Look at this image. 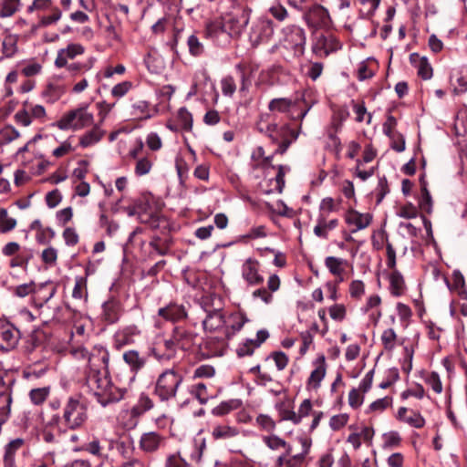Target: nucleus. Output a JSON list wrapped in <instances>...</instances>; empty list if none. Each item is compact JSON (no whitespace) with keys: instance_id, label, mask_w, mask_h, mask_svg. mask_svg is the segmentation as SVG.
<instances>
[{"instance_id":"nucleus-1","label":"nucleus","mask_w":467,"mask_h":467,"mask_svg":"<svg viewBox=\"0 0 467 467\" xmlns=\"http://www.w3.org/2000/svg\"><path fill=\"white\" fill-rule=\"evenodd\" d=\"M202 307L206 316L202 320V327L205 331L213 332L223 328L226 319L223 312V304L221 297L211 295L202 298Z\"/></svg>"},{"instance_id":"nucleus-2","label":"nucleus","mask_w":467,"mask_h":467,"mask_svg":"<svg viewBox=\"0 0 467 467\" xmlns=\"http://www.w3.org/2000/svg\"><path fill=\"white\" fill-rule=\"evenodd\" d=\"M250 9L238 2H231L229 11L222 15L225 33L230 37H237L249 22Z\"/></svg>"},{"instance_id":"nucleus-3","label":"nucleus","mask_w":467,"mask_h":467,"mask_svg":"<svg viewBox=\"0 0 467 467\" xmlns=\"http://www.w3.org/2000/svg\"><path fill=\"white\" fill-rule=\"evenodd\" d=\"M88 420L87 406L76 397H69L62 409L61 422L67 429H80Z\"/></svg>"},{"instance_id":"nucleus-4","label":"nucleus","mask_w":467,"mask_h":467,"mask_svg":"<svg viewBox=\"0 0 467 467\" xmlns=\"http://www.w3.org/2000/svg\"><path fill=\"white\" fill-rule=\"evenodd\" d=\"M182 379V376L174 369H166L156 379L154 394L161 401L174 399Z\"/></svg>"},{"instance_id":"nucleus-5","label":"nucleus","mask_w":467,"mask_h":467,"mask_svg":"<svg viewBox=\"0 0 467 467\" xmlns=\"http://www.w3.org/2000/svg\"><path fill=\"white\" fill-rule=\"evenodd\" d=\"M93 121V114L88 111V106H83L65 113L56 126L61 130H78L92 125Z\"/></svg>"},{"instance_id":"nucleus-6","label":"nucleus","mask_w":467,"mask_h":467,"mask_svg":"<svg viewBox=\"0 0 467 467\" xmlns=\"http://www.w3.org/2000/svg\"><path fill=\"white\" fill-rule=\"evenodd\" d=\"M283 36L280 39L281 45L294 52L295 56L304 54L306 46V35L303 28L296 26H289L283 29Z\"/></svg>"},{"instance_id":"nucleus-7","label":"nucleus","mask_w":467,"mask_h":467,"mask_svg":"<svg viewBox=\"0 0 467 467\" xmlns=\"http://www.w3.org/2000/svg\"><path fill=\"white\" fill-rule=\"evenodd\" d=\"M152 408V400L147 394L141 393L137 403L130 410H122L119 418L124 420L128 417L123 424L126 428L131 429L138 424L139 418Z\"/></svg>"},{"instance_id":"nucleus-8","label":"nucleus","mask_w":467,"mask_h":467,"mask_svg":"<svg viewBox=\"0 0 467 467\" xmlns=\"http://www.w3.org/2000/svg\"><path fill=\"white\" fill-rule=\"evenodd\" d=\"M79 353L81 357L88 359L89 371H108L109 354L103 346H94L90 351L83 348L79 350Z\"/></svg>"},{"instance_id":"nucleus-9","label":"nucleus","mask_w":467,"mask_h":467,"mask_svg":"<svg viewBox=\"0 0 467 467\" xmlns=\"http://www.w3.org/2000/svg\"><path fill=\"white\" fill-rule=\"evenodd\" d=\"M20 331L6 320H0V349L10 351L19 341Z\"/></svg>"},{"instance_id":"nucleus-10","label":"nucleus","mask_w":467,"mask_h":467,"mask_svg":"<svg viewBox=\"0 0 467 467\" xmlns=\"http://www.w3.org/2000/svg\"><path fill=\"white\" fill-rule=\"evenodd\" d=\"M105 371H89L87 376V384L90 390L93 392L94 396L97 399V401L99 403L101 399L104 398V394L107 389L109 388L110 381L107 378Z\"/></svg>"},{"instance_id":"nucleus-11","label":"nucleus","mask_w":467,"mask_h":467,"mask_svg":"<svg viewBox=\"0 0 467 467\" xmlns=\"http://www.w3.org/2000/svg\"><path fill=\"white\" fill-rule=\"evenodd\" d=\"M273 34L274 26L272 21L260 19L252 26L249 40L253 47H257L261 43L269 41Z\"/></svg>"},{"instance_id":"nucleus-12","label":"nucleus","mask_w":467,"mask_h":467,"mask_svg":"<svg viewBox=\"0 0 467 467\" xmlns=\"http://www.w3.org/2000/svg\"><path fill=\"white\" fill-rule=\"evenodd\" d=\"M176 353L173 343L168 338L154 343L149 355L152 356L158 362L166 364L176 357Z\"/></svg>"},{"instance_id":"nucleus-13","label":"nucleus","mask_w":467,"mask_h":467,"mask_svg":"<svg viewBox=\"0 0 467 467\" xmlns=\"http://www.w3.org/2000/svg\"><path fill=\"white\" fill-rule=\"evenodd\" d=\"M196 337L197 335L193 332L182 327H176L172 330L170 340L173 343L175 348L189 350L194 346Z\"/></svg>"},{"instance_id":"nucleus-14","label":"nucleus","mask_w":467,"mask_h":467,"mask_svg":"<svg viewBox=\"0 0 467 467\" xmlns=\"http://www.w3.org/2000/svg\"><path fill=\"white\" fill-rule=\"evenodd\" d=\"M305 16L311 27H327L331 22L327 10L317 4L310 7Z\"/></svg>"},{"instance_id":"nucleus-15","label":"nucleus","mask_w":467,"mask_h":467,"mask_svg":"<svg viewBox=\"0 0 467 467\" xmlns=\"http://www.w3.org/2000/svg\"><path fill=\"white\" fill-rule=\"evenodd\" d=\"M298 99L288 98L273 99L268 104V109L272 112L285 113L291 119H296L295 112L299 109Z\"/></svg>"},{"instance_id":"nucleus-16","label":"nucleus","mask_w":467,"mask_h":467,"mask_svg":"<svg viewBox=\"0 0 467 467\" xmlns=\"http://www.w3.org/2000/svg\"><path fill=\"white\" fill-rule=\"evenodd\" d=\"M26 447V440L15 438L10 440L4 446L3 465L4 467H17L16 463V453Z\"/></svg>"},{"instance_id":"nucleus-17","label":"nucleus","mask_w":467,"mask_h":467,"mask_svg":"<svg viewBox=\"0 0 467 467\" xmlns=\"http://www.w3.org/2000/svg\"><path fill=\"white\" fill-rule=\"evenodd\" d=\"M211 435L214 441L230 442L239 438L240 429L228 424H217L213 427Z\"/></svg>"},{"instance_id":"nucleus-18","label":"nucleus","mask_w":467,"mask_h":467,"mask_svg":"<svg viewBox=\"0 0 467 467\" xmlns=\"http://www.w3.org/2000/svg\"><path fill=\"white\" fill-rule=\"evenodd\" d=\"M257 129L260 132L266 134L275 142H277L280 140V137L285 134H290L293 136L294 140H296L298 137V132L290 129L288 125L278 127V125L275 123H270L267 124L265 128L261 125V123H258Z\"/></svg>"},{"instance_id":"nucleus-19","label":"nucleus","mask_w":467,"mask_h":467,"mask_svg":"<svg viewBox=\"0 0 467 467\" xmlns=\"http://www.w3.org/2000/svg\"><path fill=\"white\" fill-rule=\"evenodd\" d=\"M242 276L251 285H260L264 282V277L259 274V264L252 258L244 263Z\"/></svg>"},{"instance_id":"nucleus-20","label":"nucleus","mask_w":467,"mask_h":467,"mask_svg":"<svg viewBox=\"0 0 467 467\" xmlns=\"http://www.w3.org/2000/svg\"><path fill=\"white\" fill-rule=\"evenodd\" d=\"M158 315L165 320L179 322L185 319L188 316L187 309L183 305L171 303L158 311Z\"/></svg>"},{"instance_id":"nucleus-21","label":"nucleus","mask_w":467,"mask_h":467,"mask_svg":"<svg viewBox=\"0 0 467 467\" xmlns=\"http://www.w3.org/2000/svg\"><path fill=\"white\" fill-rule=\"evenodd\" d=\"M346 223L355 228L351 231L356 233L367 228L372 222V215L368 213H361L356 210H349L345 216Z\"/></svg>"},{"instance_id":"nucleus-22","label":"nucleus","mask_w":467,"mask_h":467,"mask_svg":"<svg viewBox=\"0 0 467 467\" xmlns=\"http://www.w3.org/2000/svg\"><path fill=\"white\" fill-rule=\"evenodd\" d=\"M164 443V437L156 431L145 432L140 440V448L144 452H154Z\"/></svg>"},{"instance_id":"nucleus-23","label":"nucleus","mask_w":467,"mask_h":467,"mask_svg":"<svg viewBox=\"0 0 467 467\" xmlns=\"http://www.w3.org/2000/svg\"><path fill=\"white\" fill-rule=\"evenodd\" d=\"M124 362L133 373H138L147 364V355L135 349H130L122 355Z\"/></svg>"},{"instance_id":"nucleus-24","label":"nucleus","mask_w":467,"mask_h":467,"mask_svg":"<svg viewBox=\"0 0 467 467\" xmlns=\"http://www.w3.org/2000/svg\"><path fill=\"white\" fill-rule=\"evenodd\" d=\"M103 442H107V441H101L97 437H93L91 441L84 444L83 451H87L88 453L93 456L98 457L99 459L108 458V451H109L112 448L113 441H108V449H106Z\"/></svg>"},{"instance_id":"nucleus-25","label":"nucleus","mask_w":467,"mask_h":467,"mask_svg":"<svg viewBox=\"0 0 467 467\" xmlns=\"http://www.w3.org/2000/svg\"><path fill=\"white\" fill-rule=\"evenodd\" d=\"M139 334L140 331L136 326L126 327L115 333L114 346L116 348L119 349L124 346L133 344L135 341V337H137Z\"/></svg>"},{"instance_id":"nucleus-26","label":"nucleus","mask_w":467,"mask_h":467,"mask_svg":"<svg viewBox=\"0 0 467 467\" xmlns=\"http://www.w3.org/2000/svg\"><path fill=\"white\" fill-rule=\"evenodd\" d=\"M135 209L139 211L138 216L140 222L149 223L152 228H158L159 223V216L155 213H151L148 212V202L139 199L135 202L134 205Z\"/></svg>"},{"instance_id":"nucleus-27","label":"nucleus","mask_w":467,"mask_h":467,"mask_svg":"<svg viewBox=\"0 0 467 467\" xmlns=\"http://www.w3.org/2000/svg\"><path fill=\"white\" fill-rule=\"evenodd\" d=\"M315 369L311 372L308 380L307 386L312 389H318L320 387V383L326 376V359L324 356L319 357L315 362Z\"/></svg>"},{"instance_id":"nucleus-28","label":"nucleus","mask_w":467,"mask_h":467,"mask_svg":"<svg viewBox=\"0 0 467 467\" xmlns=\"http://www.w3.org/2000/svg\"><path fill=\"white\" fill-rule=\"evenodd\" d=\"M84 52V47L79 44H70L66 48H62L58 51L55 65L57 67H63L67 66V59H73L76 56L80 55Z\"/></svg>"},{"instance_id":"nucleus-29","label":"nucleus","mask_w":467,"mask_h":467,"mask_svg":"<svg viewBox=\"0 0 467 467\" xmlns=\"http://www.w3.org/2000/svg\"><path fill=\"white\" fill-rule=\"evenodd\" d=\"M121 316L120 304L116 300H109L102 306V318L108 324L116 323Z\"/></svg>"},{"instance_id":"nucleus-30","label":"nucleus","mask_w":467,"mask_h":467,"mask_svg":"<svg viewBox=\"0 0 467 467\" xmlns=\"http://www.w3.org/2000/svg\"><path fill=\"white\" fill-rule=\"evenodd\" d=\"M337 225V219L327 221V219L321 214L317 219V225L314 227V234L319 238L327 239L328 233L334 230Z\"/></svg>"},{"instance_id":"nucleus-31","label":"nucleus","mask_w":467,"mask_h":467,"mask_svg":"<svg viewBox=\"0 0 467 467\" xmlns=\"http://www.w3.org/2000/svg\"><path fill=\"white\" fill-rule=\"evenodd\" d=\"M88 268L86 269L84 276H76L75 285L72 291V297L76 300L87 301L88 299Z\"/></svg>"},{"instance_id":"nucleus-32","label":"nucleus","mask_w":467,"mask_h":467,"mask_svg":"<svg viewBox=\"0 0 467 467\" xmlns=\"http://www.w3.org/2000/svg\"><path fill=\"white\" fill-rule=\"evenodd\" d=\"M127 393V389L117 388L110 383L109 389L106 390L104 398L101 399L99 404H101L103 407H106L109 403L117 402L124 399Z\"/></svg>"},{"instance_id":"nucleus-33","label":"nucleus","mask_w":467,"mask_h":467,"mask_svg":"<svg viewBox=\"0 0 467 467\" xmlns=\"http://www.w3.org/2000/svg\"><path fill=\"white\" fill-rule=\"evenodd\" d=\"M104 136V131L98 126L93 127L89 131L84 133L79 138V145L82 148L90 147L98 143Z\"/></svg>"},{"instance_id":"nucleus-34","label":"nucleus","mask_w":467,"mask_h":467,"mask_svg":"<svg viewBox=\"0 0 467 467\" xmlns=\"http://www.w3.org/2000/svg\"><path fill=\"white\" fill-rule=\"evenodd\" d=\"M242 401L237 399L222 401L219 405L212 410V414L218 417L227 415L231 411L239 409Z\"/></svg>"},{"instance_id":"nucleus-35","label":"nucleus","mask_w":467,"mask_h":467,"mask_svg":"<svg viewBox=\"0 0 467 467\" xmlns=\"http://www.w3.org/2000/svg\"><path fill=\"white\" fill-rule=\"evenodd\" d=\"M231 325L226 327L225 335L230 337L236 332L240 331L244 325L248 321L247 317L242 313H234L229 317Z\"/></svg>"},{"instance_id":"nucleus-36","label":"nucleus","mask_w":467,"mask_h":467,"mask_svg":"<svg viewBox=\"0 0 467 467\" xmlns=\"http://www.w3.org/2000/svg\"><path fill=\"white\" fill-rule=\"evenodd\" d=\"M389 289L392 295L399 296L403 294L405 282L401 274L394 269L389 275Z\"/></svg>"},{"instance_id":"nucleus-37","label":"nucleus","mask_w":467,"mask_h":467,"mask_svg":"<svg viewBox=\"0 0 467 467\" xmlns=\"http://www.w3.org/2000/svg\"><path fill=\"white\" fill-rule=\"evenodd\" d=\"M319 48L324 49V53L328 55L330 52L336 51L340 48V43L333 36H321L317 43Z\"/></svg>"},{"instance_id":"nucleus-38","label":"nucleus","mask_w":467,"mask_h":467,"mask_svg":"<svg viewBox=\"0 0 467 467\" xmlns=\"http://www.w3.org/2000/svg\"><path fill=\"white\" fill-rule=\"evenodd\" d=\"M345 265H347V261L342 258L327 256L325 259V265L332 275L337 276L342 275Z\"/></svg>"},{"instance_id":"nucleus-39","label":"nucleus","mask_w":467,"mask_h":467,"mask_svg":"<svg viewBox=\"0 0 467 467\" xmlns=\"http://www.w3.org/2000/svg\"><path fill=\"white\" fill-rule=\"evenodd\" d=\"M263 441L265 443V445L271 450H278L280 448H285L286 451V454H290L292 451L291 445L276 435L265 436L263 438Z\"/></svg>"},{"instance_id":"nucleus-40","label":"nucleus","mask_w":467,"mask_h":467,"mask_svg":"<svg viewBox=\"0 0 467 467\" xmlns=\"http://www.w3.org/2000/svg\"><path fill=\"white\" fill-rule=\"evenodd\" d=\"M65 88L58 84H48L43 92V96L47 98L48 102H55L58 100L65 93Z\"/></svg>"},{"instance_id":"nucleus-41","label":"nucleus","mask_w":467,"mask_h":467,"mask_svg":"<svg viewBox=\"0 0 467 467\" xmlns=\"http://www.w3.org/2000/svg\"><path fill=\"white\" fill-rule=\"evenodd\" d=\"M50 394V387H42L32 389L29 391V398L33 404L41 405L43 404Z\"/></svg>"},{"instance_id":"nucleus-42","label":"nucleus","mask_w":467,"mask_h":467,"mask_svg":"<svg viewBox=\"0 0 467 467\" xmlns=\"http://www.w3.org/2000/svg\"><path fill=\"white\" fill-rule=\"evenodd\" d=\"M131 115L138 119H147L150 117L149 104L145 100H139L131 106Z\"/></svg>"},{"instance_id":"nucleus-43","label":"nucleus","mask_w":467,"mask_h":467,"mask_svg":"<svg viewBox=\"0 0 467 467\" xmlns=\"http://www.w3.org/2000/svg\"><path fill=\"white\" fill-rule=\"evenodd\" d=\"M190 393L194 396L201 404H205L210 397L206 385L202 382L192 385Z\"/></svg>"},{"instance_id":"nucleus-44","label":"nucleus","mask_w":467,"mask_h":467,"mask_svg":"<svg viewBox=\"0 0 467 467\" xmlns=\"http://www.w3.org/2000/svg\"><path fill=\"white\" fill-rule=\"evenodd\" d=\"M19 131L11 125H6L0 130V144H7L19 138Z\"/></svg>"},{"instance_id":"nucleus-45","label":"nucleus","mask_w":467,"mask_h":467,"mask_svg":"<svg viewBox=\"0 0 467 467\" xmlns=\"http://www.w3.org/2000/svg\"><path fill=\"white\" fill-rule=\"evenodd\" d=\"M290 171V168L288 166L285 165H278L277 166V173L275 177V179L272 180V183H274V187L271 191H275L279 193L282 192L283 188L285 186V180L284 177L286 172Z\"/></svg>"},{"instance_id":"nucleus-46","label":"nucleus","mask_w":467,"mask_h":467,"mask_svg":"<svg viewBox=\"0 0 467 467\" xmlns=\"http://www.w3.org/2000/svg\"><path fill=\"white\" fill-rule=\"evenodd\" d=\"M225 33L224 22L221 18L220 21L209 22L206 26V35L212 38H217L220 35Z\"/></svg>"},{"instance_id":"nucleus-47","label":"nucleus","mask_w":467,"mask_h":467,"mask_svg":"<svg viewBox=\"0 0 467 467\" xmlns=\"http://www.w3.org/2000/svg\"><path fill=\"white\" fill-rule=\"evenodd\" d=\"M397 334L392 328H388L381 335V342L387 351H391L396 346Z\"/></svg>"},{"instance_id":"nucleus-48","label":"nucleus","mask_w":467,"mask_h":467,"mask_svg":"<svg viewBox=\"0 0 467 467\" xmlns=\"http://www.w3.org/2000/svg\"><path fill=\"white\" fill-rule=\"evenodd\" d=\"M16 226V220L7 216V211L0 209V232L7 233Z\"/></svg>"},{"instance_id":"nucleus-49","label":"nucleus","mask_w":467,"mask_h":467,"mask_svg":"<svg viewBox=\"0 0 467 467\" xmlns=\"http://www.w3.org/2000/svg\"><path fill=\"white\" fill-rule=\"evenodd\" d=\"M178 121L182 127V129L185 131H191L192 129V114L185 109L181 108L178 111Z\"/></svg>"},{"instance_id":"nucleus-50","label":"nucleus","mask_w":467,"mask_h":467,"mask_svg":"<svg viewBox=\"0 0 467 467\" xmlns=\"http://www.w3.org/2000/svg\"><path fill=\"white\" fill-rule=\"evenodd\" d=\"M165 467H189V463L181 451H178L167 457Z\"/></svg>"},{"instance_id":"nucleus-51","label":"nucleus","mask_w":467,"mask_h":467,"mask_svg":"<svg viewBox=\"0 0 467 467\" xmlns=\"http://www.w3.org/2000/svg\"><path fill=\"white\" fill-rule=\"evenodd\" d=\"M420 208L427 213L432 211V200L430 192L424 185L421 187V196L419 202Z\"/></svg>"},{"instance_id":"nucleus-52","label":"nucleus","mask_w":467,"mask_h":467,"mask_svg":"<svg viewBox=\"0 0 467 467\" xmlns=\"http://www.w3.org/2000/svg\"><path fill=\"white\" fill-rule=\"evenodd\" d=\"M187 44L189 51L192 56L197 57L202 54L204 50L203 45L200 42L196 36L191 35L188 37Z\"/></svg>"},{"instance_id":"nucleus-53","label":"nucleus","mask_w":467,"mask_h":467,"mask_svg":"<svg viewBox=\"0 0 467 467\" xmlns=\"http://www.w3.org/2000/svg\"><path fill=\"white\" fill-rule=\"evenodd\" d=\"M365 293V285L361 280H353L349 285V295L352 298L360 299Z\"/></svg>"},{"instance_id":"nucleus-54","label":"nucleus","mask_w":467,"mask_h":467,"mask_svg":"<svg viewBox=\"0 0 467 467\" xmlns=\"http://www.w3.org/2000/svg\"><path fill=\"white\" fill-rule=\"evenodd\" d=\"M397 215L405 219L416 218L418 215V210L412 203H407L399 208Z\"/></svg>"},{"instance_id":"nucleus-55","label":"nucleus","mask_w":467,"mask_h":467,"mask_svg":"<svg viewBox=\"0 0 467 467\" xmlns=\"http://www.w3.org/2000/svg\"><path fill=\"white\" fill-rule=\"evenodd\" d=\"M392 404V398L386 396L382 399H379L373 401L369 405V410L375 412H381Z\"/></svg>"},{"instance_id":"nucleus-56","label":"nucleus","mask_w":467,"mask_h":467,"mask_svg":"<svg viewBox=\"0 0 467 467\" xmlns=\"http://www.w3.org/2000/svg\"><path fill=\"white\" fill-rule=\"evenodd\" d=\"M222 92L224 96L232 97L236 90V85L233 77L228 76L221 81Z\"/></svg>"},{"instance_id":"nucleus-57","label":"nucleus","mask_w":467,"mask_h":467,"mask_svg":"<svg viewBox=\"0 0 467 467\" xmlns=\"http://www.w3.org/2000/svg\"><path fill=\"white\" fill-rule=\"evenodd\" d=\"M14 119L17 124L24 127H27L32 123V118L29 114V110L24 106V109H19L14 116Z\"/></svg>"},{"instance_id":"nucleus-58","label":"nucleus","mask_w":467,"mask_h":467,"mask_svg":"<svg viewBox=\"0 0 467 467\" xmlns=\"http://www.w3.org/2000/svg\"><path fill=\"white\" fill-rule=\"evenodd\" d=\"M418 74L423 79H430L432 77V67L426 57H421L418 65Z\"/></svg>"},{"instance_id":"nucleus-59","label":"nucleus","mask_w":467,"mask_h":467,"mask_svg":"<svg viewBox=\"0 0 467 467\" xmlns=\"http://www.w3.org/2000/svg\"><path fill=\"white\" fill-rule=\"evenodd\" d=\"M256 423L266 431H273L275 429V422L274 420L265 414H260L256 418Z\"/></svg>"},{"instance_id":"nucleus-60","label":"nucleus","mask_w":467,"mask_h":467,"mask_svg":"<svg viewBox=\"0 0 467 467\" xmlns=\"http://www.w3.org/2000/svg\"><path fill=\"white\" fill-rule=\"evenodd\" d=\"M132 84L130 81H123L115 85L111 89V95L115 98H122L131 88Z\"/></svg>"},{"instance_id":"nucleus-61","label":"nucleus","mask_w":467,"mask_h":467,"mask_svg":"<svg viewBox=\"0 0 467 467\" xmlns=\"http://www.w3.org/2000/svg\"><path fill=\"white\" fill-rule=\"evenodd\" d=\"M41 345V339L36 333L30 334L25 342V351L32 353L36 348Z\"/></svg>"},{"instance_id":"nucleus-62","label":"nucleus","mask_w":467,"mask_h":467,"mask_svg":"<svg viewBox=\"0 0 467 467\" xmlns=\"http://www.w3.org/2000/svg\"><path fill=\"white\" fill-rule=\"evenodd\" d=\"M152 163L148 158L138 160L135 167V172L139 176L145 175L150 172Z\"/></svg>"},{"instance_id":"nucleus-63","label":"nucleus","mask_w":467,"mask_h":467,"mask_svg":"<svg viewBox=\"0 0 467 467\" xmlns=\"http://www.w3.org/2000/svg\"><path fill=\"white\" fill-rule=\"evenodd\" d=\"M404 422L417 429H420L425 425L424 418L420 415V413L415 411H412L411 415L407 416Z\"/></svg>"},{"instance_id":"nucleus-64","label":"nucleus","mask_w":467,"mask_h":467,"mask_svg":"<svg viewBox=\"0 0 467 467\" xmlns=\"http://www.w3.org/2000/svg\"><path fill=\"white\" fill-rule=\"evenodd\" d=\"M3 53L5 57H12L16 51V43L14 37L7 36L3 41Z\"/></svg>"}]
</instances>
